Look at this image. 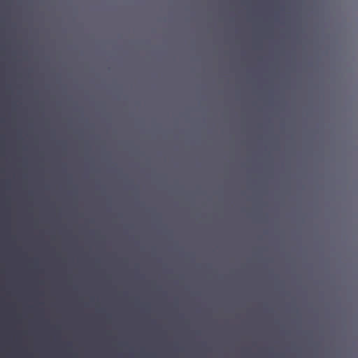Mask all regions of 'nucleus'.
I'll use <instances>...</instances> for the list:
<instances>
[{"label":"nucleus","mask_w":358,"mask_h":358,"mask_svg":"<svg viewBox=\"0 0 358 358\" xmlns=\"http://www.w3.org/2000/svg\"><path fill=\"white\" fill-rule=\"evenodd\" d=\"M1 110H3V98H1Z\"/></svg>","instance_id":"1"},{"label":"nucleus","mask_w":358,"mask_h":358,"mask_svg":"<svg viewBox=\"0 0 358 358\" xmlns=\"http://www.w3.org/2000/svg\"><path fill=\"white\" fill-rule=\"evenodd\" d=\"M1 110H3V98H1Z\"/></svg>","instance_id":"2"},{"label":"nucleus","mask_w":358,"mask_h":358,"mask_svg":"<svg viewBox=\"0 0 358 358\" xmlns=\"http://www.w3.org/2000/svg\"><path fill=\"white\" fill-rule=\"evenodd\" d=\"M1 110H3V98H1Z\"/></svg>","instance_id":"3"},{"label":"nucleus","mask_w":358,"mask_h":358,"mask_svg":"<svg viewBox=\"0 0 358 358\" xmlns=\"http://www.w3.org/2000/svg\"><path fill=\"white\" fill-rule=\"evenodd\" d=\"M1 110H3V98H1Z\"/></svg>","instance_id":"4"},{"label":"nucleus","mask_w":358,"mask_h":358,"mask_svg":"<svg viewBox=\"0 0 358 358\" xmlns=\"http://www.w3.org/2000/svg\"><path fill=\"white\" fill-rule=\"evenodd\" d=\"M1 110H3V98H1Z\"/></svg>","instance_id":"5"},{"label":"nucleus","mask_w":358,"mask_h":358,"mask_svg":"<svg viewBox=\"0 0 358 358\" xmlns=\"http://www.w3.org/2000/svg\"><path fill=\"white\" fill-rule=\"evenodd\" d=\"M1 110H3V98H1Z\"/></svg>","instance_id":"6"},{"label":"nucleus","mask_w":358,"mask_h":358,"mask_svg":"<svg viewBox=\"0 0 358 358\" xmlns=\"http://www.w3.org/2000/svg\"><path fill=\"white\" fill-rule=\"evenodd\" d=\"M1 110H3V98H1Z\"/></svg>","instance_id":"7"},{"label":"nucleus","mask_w":358,"mask_h":358,"mask_svg":"<svg viewBox=\"0 0 358 358\" xmlns=\"http://www.w3.org/2000/svg\"><path fill=\"white\" fill-rule=\"evenodd\" d=\"M1 110H3V98H1Z\"/></svg>","instance_id":"8"},{"label":"nucleus","mask_w":358,"mask_h":358,"mask_svg":"<svg viewBox=\"0 0 358 358\" xmlns=\"http://www.w3.org/2000/svg\"><path fill=\"white\" fill-rule=\"evenodd\" d=\"M1 40H3V34H1Z\"/></svg>","instance_id":"9"},{"label":"nucleus","mask_w":358,"mask_h":358,"mask_svg":"<svg viewBox=\"0 0 358 358\" xmlns=\"http://www.w3.org/2000/svg\"><path fill=\"white\" fill-rule=\"evenodd\" d=\"M1 40H3V34H1Z\"/></svg>","instance_id":"10"},{"label":"nucleus","mask_w":358,"mask_h":358,"mask_svg":"<svg viewBox=\"0 0 358 358\" xmlns=\"http://www.w3.org/2000/svg\"><path fill=\"white\" fill-rule=\"evenodd\" d=\"M1 40H3V34H1Z\"/></svg>","instance_id":"11"},{"label":"nucleus","mask_w":358,"mask_h":358,"mask_svg":"<svg viewBox=\"0 0 358 358\" xmlns=\"http://www.w3.org/2000/svg\"><path fill=\"white\" fill-rule=\"evenodd\" d=\"M1 40H3V34H1Z\"/></svg>","instance_id":"12"},{"label":"nucleus","mask_w":358,"mask_h":358,"mask_svg":"<svg viewBox=\"0 0 358 358\" xmlns=\"http://www.w3.org/2000/svg\"><path fill=\"white\" fill-rule=\"evenodd\" d=\"M1 30H3V25H1Z\"/></svg>","instance_id":"13"},{"label":"nucleus","mask_w":358,"mask_h":358,"mask_svg":"<svg viewBox=\"0 0 358 358\" xmlns=\"http://www.w3.org/2000/svg\"><path fill=\"white\" fill-rule=\"evenodd\" d=\"M1 30H3V25H1Z\"/></svg>","instance_id":"14"},{"label":"nucleus","mask_w":358,"mask_h":358,"mask_svg":"<svg viewBox=\"0 0 358 358\" xmlns=\"http://www.w3.org/2000/svg\"><path fill=\"white\" fill-rule=\"evenodd\" d=\"M1 30H3V25H1Z\"/></svg>","instance_id":"15"},{"label":"nucleus","mask_w":358,"mask_h":358,"mask_svg":"<svg viewBox=\"0 0 358 358\" xmlns=\"http://www.w3.org/2000/svg\"><path fill=\"white\" fill-rule=\"evenodd\" d=\"M1 49L3 48V46H2V45L1 46Z\"/></svg>","instance_id":"16"},{"label":"nucleus","mask_w":358,"mask_h":358,"mask_svg":"<svg viewBox=\"0 0 358 358\" xmlns=\"http://www.w3.org/2000/svg\"><path fill=\"white\" fill-rule=\"evenodd\" d=\"M1 67L3 66V64H1Z\"/></svg>","instance_id":"17"},{"label":"nucleus","mask_w":358,"mask_h":358,"mask_svg":"<svg viewBox=\"0 0 358 358\" xmlns=\"http://www.w3.org/2000/svg\"><path fill=\"white\" fill-rule=\"evenodd\" d=\"M1 87L3 86V84H2V83L1 84Z\"/></svg>","instance_id":"18"},{"label":"nucleus","mask_w":358,"mask_h":358,"mask_svg":"<svg viewBox=\"0 0 358 358\" xmlns=\"http://www.w3.org/2000/svg\"><path fill=\"white\" fill-rule=\"evenodd\" d=\"M1 138H3V136H2V135L1 136Z\"/></svg>","instance_id":"19"},{"label":"nucleus","mask_w":358,"mask_h":358,"mask_svg":"<svg viewBox=\"0 0 358 358\" xmlns=\"http://www.w3.org/2000/svg\"><path fill=\"white\" fill-rule=\"evenodd\" d=\"M1 185L3 184V182H2V181L1 182Z\"/></svg>","instance_id":"20"},{"label":"nucleus","mask_w":358,"mask_h":358,"mask_svg":"<svg viewBox=\"0 0 358 358\" xmlns=\"http://www.w3.org/2000/svg\"><path fill=\"white\" fill-rule=\"evenodd\" d=\"M2 358V357H1Z\"/></svg>","instance_id":"21"}]
</instances>
